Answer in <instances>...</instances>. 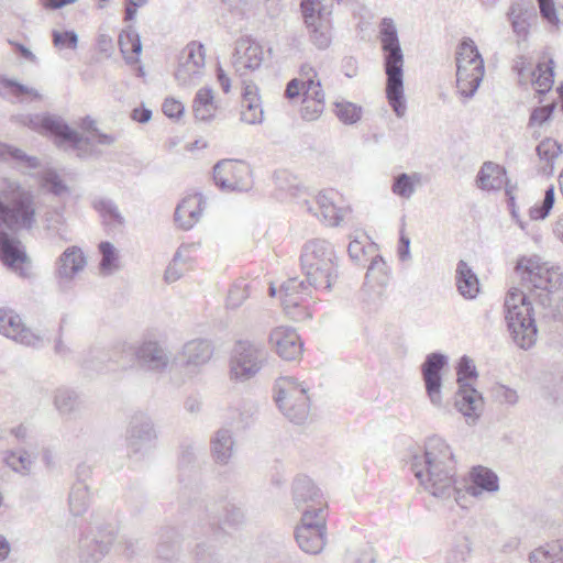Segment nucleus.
I'll use <instances>...</instances> for the list:
<instances>
[{
	"mask_svg": "<svg viewBox=\"0 0 563 563\" xmlns=\"http://www.w3.org/2000/svg\"><path fill=\"white\" fill-rule=\"evenodd\" d=\"M523 289L511 288L505 298V319L515 344L529 350L537 342L538 329L534 319V301L543 317L553 313L551 294L563 287V268L542 263L539 257L522 256L517 261Z\"/></svg>",
	"mask_w": 563,
	"mask_h": 563,
	"instance_id": "nucleus-1",
	"label": "nucleus"
},
{
	"mask_svg": "<svg viewBox=\"0 0 563 563\" xmlns=\"http://www.w3.org/2000/svg\"><path fill=\"white\" fill-rule=\"evenodd\" d=\"M455 460L451 448L440 437L429 438L424 452L412 456L411 470L426 490L435 497L454 496L460 503L462 488L456 485Z\"/></svg>",
	"mask_w": 563,
	"mask_h": 563,
	"instance_id": "nucleus-2",
	"label": "nucleus"
},
{
	"mask_svg": "<svg viewBox=\"0 0 563 563\" xmlns=\"http://www.w3.org/2000/svg\"><path fill=\"white\" fill-rule=\"evenodd\" d=\"M379 38L384 53L386 97L395 114L402 118L407 111L404 95V53L393 19L384 18L382 20Z\"/></svg>",
	"mask_w": 563,
	"mask_h": 563,
	"instance_id": "nucleus-3",
	"label": "nucleus"
},
{
	"mask_svg": "<svg viewBox=\"0 0 563 563\" xmlns=\"http://www.w3.org/2000/svg\"><path fill=\"white\" fill-rule=\"evenodd\" d=\"M336 254L333 245L321 239L305 243L300 255L306 284L314 289L330 290L338 279Z\"/></svg>",
	"mask_w": 563,
	"mask_h": 563,
	"instance_id": "nucleus-4",
	"label": "nucleus"
},
{
	"mask_svg": "<svg viewBox=\"0 0 563 563\" xmlns=\"http://www.w3.org/2000/svg\"><path fill=\"white\" fill-rule=\"evenodd\" d=\"M267 352L262 343L238 340L230 353L229 377L235 383H246L264 367Z\"/></svg>",
	"mask_w": 563,
	"mask_h": 563,
	"instance_id": "nucleus-5",
	"label": "nucleus"
},
{
	"mask_svg": "<svg viewBox=\"0 0 563 563\" xmlns=\"http://www.w3.org/2000/svg\"><path fill=\"white\" fill-rule=\"evenodd\" d=\"M274 399L282 413L292 423L302 424L309 416V397L307 388L294 377L276 380Z\"/></svg>",
	"mask_w": 563,
	"mask_h": 563,
	"instance_id": "nucleus-6",
	"label": "nucleus"
},
{
	"mask_svg": "<svg viewBox=\"0 0 563 563\" xmlns=\"http://www.w3.org/2000/svg\"><path fill=\"white\" fill-rule=\"evenodd\" d=\"M4 206L0 201V222L12 230H29L36 221L34 197L31 192L15 187L3 195Z\"/></svg>",
	"mask_w": 563,
	"mask_h": 563,
	"instance_id": "nucleus-7",
	"label": "nucleus"
},
{
	"mask_svg": "<svg viewBox=\"0 0 563 563\" xmlns=\"http://www.w3.org/2000/svg\"><path fill=\"white\" fill-rule=\"evenodd\" d=\"M325 532L324 508L319 506L313 510H303L301 525L295 530V539L303 552L318 554L325 545Z\"/></svg>",
	"mask_w": 563,
	"mask_h": 563,
	"instance_id": "nucleus-8",
	"label": "nucleus"
},
{
	"mask_svg": "<svg viewBox=\"0 0 563 563\" xmlns=\"http://www.w3.org/2000/svg\"><path fill=\"white\" fill-rule=\"evenodd\" d=\"M213 184L223 192H244L252 188L251 168L241 161L222 159L213 165Z\"/></svg>",
	"mask_w": 563,
	"mask_h": 563,
	"instance_id": "nucleus-9",
	"label": "nucleus"
},
{
	"mask_svg": "<svg viewBox=\"0 0 563 563\" xmlns=\"http://www.w3.org/2000/svg\"><path fill=\"white\" fill-rule=\"evenodd\" d=\"M302 16L310 30V40L319 48L325 49L332 42L331 11L322 4L321 0H301Z\"/></svg>",
	"mask_w": 563,
	"mask_h": 563,
	"instance_id": "nucleus-10",
	"label": "nucleus"
},
{
	"mask_svg": "<svg viewBox=\"0 0 563 563\" xmlns=\"http://www.w3.org/2000/svg\"><path fill=\"white\" fill-rule=\"evenodd\" d=\"M213 541L231 536L245 523L244 510L233 500L222 499L217 503L213 516Z\"/></svg>",
	"mask_w": 563,
	"mask_h": 563,
	"instance_id": "nucleus-11",
	"label": "nucleus"
},
{
	"mask_svg": "<svg viewBox=\"0 0 563 563\" xmlns=\"http://www.w3.org/2000/svg\"><path fill=\"white\" fill-rule=\"evenodd\" d=\"M449 364L446 355L440 352H433L426 356L421 365V374L426 386V391L432 405L442 406V371Z\"/></svg>",
	"mask_w": 563,
	"mask_h": 563,
	"instance_id": "nucleus-12",
	"label": "nucleus"
},
{
	"mask_svg": "<svg viewBox=\"0 0 563 563\" xmlns=\"http://www.w3.org/2000/svg\"><path fill=\"white\" fill-rule=\"evenodd\" d=\"M263 62V48L249 36L240 37L235 42L233 54V66L240 76L244 75V70L258 69Z\"/></svg>",
	"mask_w": 563,
	"mask_h": 563,
	"instance_id": "nucleus-13",
	"label": "nucleus"
},
{
	"mask_svg": "<svg viewBox=\"0 0 563 563\" xmlns=\"http://www.w3.org/2000/svg\"><path fill=\"white\" fill-rule=\"evenodd\" d=\"M276 353L287 361L296 360L302 352V342L292 328L277 327L269 334Z\"/></svg>",
	"mask_w": 563,
	"mask_h": 563,
	"instance_id": "nucleus-14",
	"label": "nucleus"
},
{
	"mask_svg": "<svg viewBox=\"0 0 563 563\" xmlns=\"http://www.w3.org/2000/svg\"><path fill=\"white\" fill-rule=\"evenodd\" d=\"M512 31L522 38L529 34L530 26L537 22V9L531 0L514 2L508 11Z\"/></svg>",
	"mask_w": 563,
	"mask_h": 563,
	"instance_id": "nucleus-15",
	"label": "nucleus"
},
{
	"mask_svg": "<svg viewBox=\"0 0 563 563\" xmlns=\"http://www.w3.org/2000/svg\"><path fill=\"white\" fill-rule=\"evenodd\" d=\"M292 499L298 509L302 506H306L305 509L311 510L319 506L323 508L319 488L306 475H299L295 478L292 483Z\"/></svg>",
	"mask_w": 563,
	"mask_h": 563,
	"instance_id": "nucleus-16",
	"label": "nucleus"
},
{
	"mask_svg": "<svg viewBox=\"0 0 563 563\" xmlns=\"http://www.w3.org/2000/svg\"><path fill=\"white\" fill-rule=\"evenodd\" d=\"M454 405L463 416L475 420L479 417L484 400L481 393L472 384H463L459 386V390L455 393Z\"/></svg>",
	"mask_w": 563,
	"mask_h": 563,
	"instance_id": "nucleus-17",
	"label": "nucleus"
},
{
	"mask_svg": "<svg viewBox=\"0 0 563 563\" xmlns=\"http://www.w3.org/2000/svg\"><path fill=\"white\" fill-rule=\"evenodd\" d=\"M0 260L10 268L24 275L27 267V257L20 247V242L10 239L7 233H0Z\"/></svg>",
	"mask_w": 563,
	"mask_h": 563,
	"instance_id": "nucleus-18",
	"label": "nucleus"
},
{
	"mask_svg": "<svg viewBox=\"0 0 563 563\" xmlns=\"http://www.w3.org/2000/svg\"><path fill=\"white\" fill-rule=\"evenodd\" d=\"M203 200L200 195H189L177 206L175 221L179 228L191 229L202 217Z\"/></svg>",
	"mask_w": 563,
	"mask_h": 563,
	"instance_id": "nucleus-19",
	"label": "nucleus"
},
{
	"mask_svg": "<svg viewBox=\"0 0 563 563\" xmlns=\"http://www.w3.org/2000/svg\"><path fill=\"white\" fill-rule=\"evenodd\" d=\"M241 120L249 124L263 121L264 111L261 106L258 88L253 82L243 81Z\"/></svg>",
	"mask_w": 563,
	"mask_h": 563,
	"instance_id": "nucleus-20",
	"label": "nucleus"
},
{
	"mask_svg": "<svg viewBox=\"0 0 563 563\" xmlns=\"http://www.w3.org/2000/svg\"><path fill=\"white\" fill-rule=\"evenodd\" d=\"M499 488L498 476L489 468L475 466L471 472V484L465 486L466 493L477 497L483 492H497Z\"/></svg>",
	"mask_w": 563,
	"mask_h": 563,
	"instance_id": "nucleus-21",
	"label": "nucleus"
},
{
	"mask_svg": "<svg viewBox=\"0 0 563 563\" xmlns=\"http://www.w3.org/2000/svg\"><path fill=\"white\" fill-rule=\"evenodd\" d=\"M310 288L306 282L297 277L289 278L280 285L282 305L287 314L295 318L291 310L299 308L301 299L299 295H309Z\"/></svg>",
	"mask_w": 563,
	"mask_h": 563,
	"instance_id": "nucleus-22",
	"label": "nucleus"
},
{
	"mask_svg": "<svg viewBox=\"0 0 563 563\" xmlns=\"http://www.w3.org/2000/svg\"><path fill=\"white\" fill-rule=\"evenodd\" d=\"M484 62H478L475 68L466 69L460 66L456 69V88L459 93L465 98H472L477 91L484 77Z\"/></svg>",
	"mask_w": 563,
	"mask_h": 563,
	"instance_id": "nucleus-23",
	"label": "nucleus"
},
{
	"mask_svg": "<svg viewBox=\"0 0 563 563\" xmlns=\"http://www.w3.org/2000/svg\"><path fill=\"white\" fill-rule=\"evenodd\" d=\"M477 186L483 190H498L506 183V169L493 162H485L476 176Z\"/></svg>",
	"mask_w": 563,
	"mask_h": 563,
	"instance_id": "nucleus-24",
	"label": "nucleus"
},
{
	"mask_svg": "<svg viewBox=\"0 0 563 563\" xmlns=\"http://www.w3.org/2000/svg\"><path fill=\"white\" fill-rule=\"evenodd\" d=\"M0 332L15 341L29 342L32 336L20 316L11 310L0 309Z\"/></svg>",
	"mask_w": 563,
	"mask_h": 563,
	"instance_id": "nucleus-25",
	"label": "nucleus"
},
{
	"mask_svg": "<svg viewBox=\"0 0 563 563\" xmlns=\"http://www.w3.org/2000/svg\"><path fill=\"white\" fill-rule=\"evenodd\" d=\"M456 287L461 296L467 299H474L479 292V280L477 275L461 260L456 265Z\"/></svg>",
	"mask_w": 563,
	"mask_h": 563,
	"instance_id": "nucleus-26",
	"label": "nucleus"
},
{
	"mask_svg": "<svg viewBox=\"0 0 563 563\" xmlns=\"http://www.w3.org/2000/svg\"><path fill=\"white\" fill-rule=\"evenodd\" d=\"M235 440L232 430L221 428L213 437V462L225 465L234 452Z\"/></svg>",
	"mask_w": 563,
	"mask_h": 563,
	"instance_id": "nucleus-27",
	"label": "nucleus"
},
{
	"mask_svg": "<svg viewBox=\"0 0 563 563\" xmlns=\"http://www.w3.org/2000/svg\"><path fill=\"white\" fill-rule=\"evenodd\" d=\"M86 265L84 253L76 246L68 247L59 257L58 275L71 278Z\"/></svg>",
	"mask_w": 563,
	"mask_h": 563,
	"instance_id": "nucleus-28",
	"label": "nucleus"
},
{
	"mask_svg": "<svg viewBox=\"0 0 563 563\" xmlns=\"http://www.w3.org/2000/svg\"><path fill=\"white\" fill-rule=\"evenodd\" d=\"M536 152L540 161L544 162L543 173L551 175L554 170V159L562 154V145L551 137H545L537 145Z\"/></svg>",
	"mask_w": 563,
	"mask_h": 563,
	"instance_id": "nucleus-29",
	"label": "nucleus"
},
{
	"mask_svg": "<svg viewBox=\"0 0 563 563\" xmlns=\"http://www.w3.org/2000/svg\"><path fill=\"white\" fill-rule=\"evenodd\" d=\"M192 252L190 247L180 249L165 273V279L169 283L177 280L185 272L192 269V264L188 261L192 258Z\"/></svg>",
	"mask_w": 563,
	"mask_h": 563,
	"instance_id": "nucleus-30",
	"label": "nucleus"
},
{
	"mask_svg": "<svg viewBox=\"0 0 563 563\" xmlns=\"http://www.w3.org/2000/svg\"><path fill=\"white\" fill-rule=\"evenodd\" d=\"M119 45L124 58L129 63L139 62L142 45L136 33L130 30L123 31L119 36Z\"/></svg>",
	"mask_w": 563,
	"mask_h": 563,
	"instance_id": "nucleus-31",
	"label": "nucleus"
},
{
	"mask_svg": "<svg viewBox=\"0 0 563 563\" xmlns=\"http://www.w3.org/2000/svg\"><path fill=\"white\" fill-rule=\"evenodd\" d=\"M41 126L49 134L71 143H78L79 137L77 133L64 124L58 118L44 117L41 121Z\"/></svg>",
	"mask_w": 563,
	"mask_h": 563,
	"instance_id": "nucleus-32",
	"label": "nucleus"
},
{
	"mask_svg": "<svg viewBox=\"0 0 563 563\" xmlns=\"http://www.w3.org/2000/svg\"><path fill=\"white\" fill-rule=\"evenodd\" d=\"M388 266L380 255H376L372 258L371 264L365 275L364 288L368 287L371 283H375L380 287H384L388 283Z\"/></svg>",
	"mask_w": 563,
	"mask_h": 563,
	"instance_id": "nucleus-33",
	"label": "nucleus"
},
{
	"mask_svg": "<svg viewBox=\"0 0 563 563\" xmlns=\"http://www.w3.org/2000/svg\"><path fill=\"white\" fill-rule=\"evenodd\" d=\"M562 543L554 541L545 547H540L529 554L530 563H555L559 562V554L562 553Z\"/></svg>",
	"mask_w": 563,
	"mask_h": 563,
	"instance_id": "nucleus-34",
	"label": "nucleus"
},
{
	"mask_svg": "<svg viewBox=\"0 0 563 563\" xmlns=\"http://www.w3.org/2000/svg\"><path fill=\"white\" fill-rule=\"evenodd\" d=\"M186 54L187 59L185 66L189 71L196 73L205 66L206 51L201 44L196 42L188 44L186 47Z\"/></svg>",
	"mask_w": 563,
	"mask_h": 563,
	"instance_id": "nucleus-35",
	"label": "nucleus"
},
{
	"mask_svg": "<svg viewBox=\"0 0 563 563\" xmlns=\"http://www.w3.org/2000/svg\"><path fill=\"white\" fill-rule=\"evenodd\" d=\"M335 114L344 124H354L361 120L362 108L353 102L338 101L335 102Z\"/></svg>",
	"mask_w": 563,
	"mask_h": 563,
	"instance_id": "nucleus-36",
	"label": "nucleus"
},
{
	"mask_svg": "<svg viewBox=\"0 0 563 563\" xmlns=\"http://www.w3.org/2000/svg\"><path fill=\"white\" fill-rule=\"evenodd\" d=\"M249 285L244 280L234 283L229 289L225 307L227 309H238L249 298Z\"/></svg>",
	"mask_w": 563,
	"mask_h": 563,
	"instance_id": "nucleus-37",
	"label": "nucleus"
},
{
	"mask_svg": "<svg viewBox=\"0 0 563 563\" xmlns=\"http://www.w3.org/2000/svg\"><path fill=\"white\" fill-rule=\"evenodd\" d=\"M194 114L196 119L205 121L211 117V90L208 88L200 89L194 101Z\"/></svg>",
	"mask_w": 563,
	"mask_h": 563,
	"instance_id": "nucleus-38",
	"label": "nucleus"
},
{
	"mask_svg": "<svg viewBox=\"0 0 563 563\" xmlns=\"http://www.w3.org/2000/svg\"><path fill=\"white\" fill-rule=\"evenodd\" d=\"M537 70L539 73L534 80V84L538 86L537 92L545 95L551 90L554 82V60L552 58L549 59V65L545 69H543L542 64H539Z\"/></svg>",
	"mask_w": 563,
	"mask_h": 563,
	"instance_id": "nucleus-39",
	"label": "nucleus"
},
{
	"mask_svg": "<svg viewBox=\"0 0 563 563\" xmlns=\"http://www.w3.org/2000/svg\"><path fill=\"white\" fill-rule=\"evenodd\" d=\"M375 555L374 549L368 543H363L358 547L349 549L344 563H374Z\"/></svg>",
	"mask_w": 563,
	"mask_h": 563,
	"instance_id": "nucleus-40",
	"label": "nucleus"
},
{
	"mask_svg": "<svg viewBox=\"0 0 563 563\" xmlns=\"http://www.w3.org/2000/svg\"><path fill=\"white\" fill-rule=\"evenodd\" d=\"M556 103L551 102L545 106L536 107L532 109L528 126L529 128H542L544 124L549 123L552 120Z\"/></svg>",
	"mask_w": 563,
	"mask_h": 563,
	"instance_id": "nucleus-41",
	"label": "nucleus"
},
{
	"mask_svg": "<svg viewBox=\"0 0 563 563\" xmlns=\"http://www.w3.org/2000/svg\"><path fill=\"white\" fill-rule=\"evenodd\" d=\"M555 201L554 187L550 186L544 192V198L541 205H536L530 208L529 216L532 220H543L548 217Z\"/></svg>",
	"mask_w": 563,
	"mask_h": 563,
	"instance_id": "nucleus-42",
	"label": "nucleus"
},
{
	"mask_svg": "<svg viewBox=\"0 0 563 563\" xmlns=\"http://www.w3.org/2000/svg\"><path fill=\"white\" fill-rule=\"evenodd\" d=\"M457 385L471 384L470 380L476 379L478 376L474 361L464 355L460 358L456 367Z\"/></svg>",
	"mask_w": 563,
	"mask_h": 563,
	"instance_id": "nucleus-43",
	"label": "nucleus"
},
{
	"mask_svg": "<svg viewBox=\"0 0 563 563\" xmlns=\"http://www.w3.org/2000/svg\"><path fill=\"white\" fill-rule=\"evenodd\" d=\"M391 190L396 196L409 199L415 192V181L407 173H400L394 178Z\"/></svg>",
	"mask_w": 563,
	"mask_h": 563,
	"instance_id": "nucleus-44",
	"label": "nucleus"
},
{
	"mask_svg": "<svg viewBox=\"0 0 563 563\" xmlns=\"http://www.w3.org/2000/svg\"><path fill=\"white\" fill-rule=\"evenodd\" d=\"M5 463L15 472H25L31 466V457L24 451H14L7 454Z\"/></svg>",
	"mask_w": 563,
	"mask_h": 563,
	"instance_id": "nucleus-45",
	"label": "nucleus"
},
{
	"mask_svg": "<svg viewBox=\"0 0 563 563\" xmlns=\"http://www.w3.org/2000/svg\"><path fill=\"white\" fill-rule=\"evenodd\" d=\"M471 551L470 542L463 538L446 554V563H465Z\"/></svg>",
	"mask_w": 563,
	"mask_h": 563,
	"instance_id": "nucleus-46",
	"label": "nucleus"
},
{
	"mask_svg": "<svg viewBox=\"0 0 563 563\" xmlns=\"http://www.w3.org/2000/svg\"><path fill=\"white\" fill-rule=\"evenodd\" d=\"M77 35L73 31H54L53 43L59 49H75L77 47Z\"/></svg>",
	"mask_w": 563,
	"mask_h": 563,
	"instance_id": "nucleus-47",
	"label": "nucleus"
},
{
	"mask_svg": "<svg viewBox=\"0 0 563 563\" xmlns=\"http://www.w3.org/2000/svg\"><path fill=\"white\" fill-rule=\"evenodd\" d=\"M324 102L303 99L300 109L301 118L306 121H313L323 112Z\"/></svg>",
	"mask_w": 563,
	"mask_h": 563,
	"instance_id": "nucleus-48",
	"label": "nucleus"
},
{
	"mask_svg": "<svg viewBox=\"0 0 563 563\" xmlns=\"http://www.w3.org/2000/svg\"><path fill=\"white\" fill-rule=\"evenodd\" d=\"M541 18L552 26L559 27L560 19L556 14L553 0H537Z\"/></svg>",
	"mask_w": 563,
	"mask_h": 563,
	"instance_id": "nucleus-49",
	"label": "nucleus"
},
{
	"mask_svg": "<svg viewBox=\"0 0 563 563\" xmlns=\"http://www.w3.org/2000/svg\"><path fill=\"white\" fill-rule=\"evenodd\" d=\"M303 99H311L313 101L324 102V93L321 89L320 80H314L312 77H308L303 81Z\"/></svg>",
	"mask_w": 563,
	"mask_h": 563,
	"instance_id": "nucleus-50",
	"label": "nucleus"
},
{
	"mask_svg": "<svg viewBox=\"0 0 563 563\" xmlns=\"http://www.w3.org/2000/svg\"><path fill=\"white\" fill-rule=\"evenodd\" d=\"M320 216L331 227L339 225L340 221L343 218V210L338 208L334 203L327 205L325 208L319 210Z\"/></svg>",
	"mask_w": 563,
	"mask_h": 563,
	"instance_id": "nucleus-51",
	"label": "nucleus"
},
{
	"mask_svg": "<svg viewBox=\"0 0 563 563\" xmlns=\"http://www.w3.org/2000/svg\"><path fill=\"white\" fill-rule=\"evenodd\" d=\"M482 55L479 54L478 52V48L477 46L475 45L474 41L466 37L464 38L460 46H459V49L456 52V59L457 58H464V59H468V58H479Z\"/></svg>",
	"mask_w": 563,
	"mask_h": 563,
	"instance_id": "nucleus-52",
	"label": "nucleus"
},
{
	"mask_svg": "<svg viewBox=\"0 0 563 563\" xmlns=\"http://www.w3.org/2000/svg\"><path fill=\"white\" fill-rule=\"evenodd\" d=\"M163 112L168 118H179L184 113V106L174 98H167L163 103Z\"/></svg>",
	"mask_w": 563,
	"mask_h": 563,
	"instance_id": "nucleus-53",
	"label": "nucleus"
},
{
	"mask_svg": "<svg viewBox=\"0 0 563 563\" xmlns=\"http://www.w3.org/2000/svg\"><path fill=\"white\" fill-rule=\"evenodd\" d=\"M496 397L505 404L515 405L518 401V395L515 389H511L505 385H498L495 388Z\"/></svg>",
	"mask_w": 563,
	"mask_h": 563,
	"instance_id": "nucleus-54",
	"label": "nucleus"
},
{
	"mask_svg": "<svg viewBox=\"0 0 563 563\" xmlns=\"http://www.w3.org/2000/svg\"><path fill=\"white\" fill-rule=\"evenodd\" d=\"M99 250L102 254L101 267L103 269H111L115 261L113 246L109 242H102L99 245Z\"/></svg>",
	"mask_w": 563,
	"mask_h": 563,
	"instance_id": "nucleus-55",
	"label": "nucleus"
},
{
	"mask_svg": "<svg viewBox=\"0 0 563 563\" xmlns=\"http://www.w3.org/2000/svg\"><path fill=\"white\" fill-rule=\"evenodd\" d=\"M303 81H305V79H302V80H299L297 78L291 79L287 84V87L285 90V96L288 99H294V98L298 97L301 93V90H305Z\"/></svg>",
	"mask_w": 563,
	"mask_h": 563,
	"instance_id": "nucleus-56",
	"label": "nucleus"
},
{
	"mask_svg": "<svg viewBox=\"0 0 563 563\" xmlns=\"http://www.w3.org/2000/svg\"><path fill=\"white\" fill-rule=\"evenodd\" d=\"M398 257L401 262H406L410 258V239L404 233L399 236L398 243Z\"/></svg>",
	"mask_w": 563,
	"mask_h": 563,
	"instance_id": "nucleus-57",
	"label": "nucleus"
},
{
	"mask_svg": "<svg viewBox=\"0 0 563 563\" xmlns=\"http://www.w3.org/2000/svg\"><path fill=\"white\" fill-rule=\"evenodd\" d=\"M131 118L136 122L146 123L152 118V111L143 107L135 108L132 111Z\"/></svg>",
	"mask_w": 563,
	"mask_h": 563,
	"instance_id": "nucleus-58",
	"label": "nucleus"
},
{
	"mask_svg": "<svg viewBox=\"0 0 563 563\" xmlns=\"http://www.w3.org/2000/svg\"><path fill=\"white\" fill-rule=\"evenodd\" d=\"M349 255L351 260L358 262L361 260V255L364 254V246L358 241H352L347 247Z\"/></svg>",
	"mask_w": 563,
	"mask_h": 563,
	"instance_id": "nucleus-59",
	"label": "nucleus"
},
{
	"mask_svg": "<svg viewBox=\"0 0 563 563\" xmlns=\"http://www.w3.org/2000/svg\"><path fill=\"white\" fill-rule=\"evenodd\" d=\"M77 0H41L42 5L47 10H57L75 3Z\"/></svg>",
	"mask_w": 563,
	"mask_h": 563,
	"instance_id": "nucleus-60",
	"label": "nucleus"
},
{
	"mask_svg": "<svg viewBox=\"0 0 563 563\" xmlns=\"http://www.w3.org/2000/svg\"><path fill=\"white\" fill-rule=\"evenodd\" d=\"M217 80L224 93L230 92L231 80L220 66L217 68Z\"/></svg>",
	"mask_w": 563,
	"mask_h": 563,
	"instance_id": "nucleus-61",
	"label": "nucleus"
},
{
	"mask_svg": "<svg viewBox=\"0 0 563 563\" xmlns=\"http://www.w3.org/2000/svg\"><path fill=\"white\" fill-rule=\"evenodd\" d=\"M129 4L125 10V20L130 21L134 18L136 13V9L144 3H146L147 0H128Z\"/></svg>",
	"mask_w": 563,
	"mask_h": 563,
	"instance_id": "nucleus-62",
	"label": "nucleus"
},
{
	"mask_svg": "<svg viewBox=\"0 0 563 563\" xmlns=\"http://www.w3.org/2000/svg\"><path fill=\"white\" fill-rule=\"evenodd\" d=\"M79 128L82 130V131H86V132H90V133H95L97 132V123L96 121L90 118V117H86V118H82L79 122Z\"/></svg>",
	"mask_w": 563,
	"mask_h": 563,
	"instance_id": "nucleus-63",
	"label": "nucleus"
},
{
	"mask_svg": "<svg viewBox=\"0 0 563 563\" xmlns=\"http://www.w3.org/2000/svg\"><path fill=\"white\" fill-rule=\"evenodd\" d=\"M527 68V62H526V58L523 56H518L516 59H515V63H514V66H512V69L519 75V76H525V70Z\"/></svg>",
	"mask_w": 563,
	"mask_h": 563,
	"instance_id": "nucleus-64",
	"label": "nucleus"
}]
</instances>
